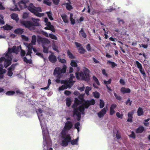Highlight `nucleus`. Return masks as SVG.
<instances>
[{
    "label": "nucleus",
    "mask_w": 150,
    "mask_h": 150,
    "mask_svg": "<svg viewBox=\"0 0 150 150\" xmlns=\"http://www.w3.org/2000/svg\"><path fill=\"white\" fill-rule=\"evenodd\" d=\"M91 88L89 87H86V89L85 91V92L86 93V94L87 95H89L88 94V92L91 90Z\"/></svg>",
    "instance_id": "c03bdc74"
},
{
    "label": "nucleus",
    "mask_w": 150,
    "mask_h": 150,
    "mask_svg": "<svg viewBox=\"0 0 150 150\" xmlns=\"http://www.w3.org/2000/svg\"><path fill=\"white\" fill-rule=\"evenodd\" d=\"M3 28L4 30H8L11 29L13 28V27L6 24L3 27Z\"/></svg>",
    "instance_id": "bb28decb"
},
{
    "label": "nucleus",
    "mask_w": 150,
    "mask_h": 150,
    "mask_svg": "<svg viewBox=\"0 0 150 150\" xmlns=\"http://www.w3.org/2000/svg\"><path fill=\"white\" fill-rule=\"evenodd\" d=\"M95 101L93 99L86 101L84 100L82 102V104L79 106L78 108V106L80 104L81 102L78 99L76 98L74 104L72 107L74 108L73 111V116L76 117L78 120L81 118V113L84 114V108H88L90 105H93L95 104Z\"/></svg>",
    "instance_id": "f03ea898"
},
{
    "label": "nucleus",
    "mask_w": 150,
    "mask_h": 150,
    "mask_svg": "<svg viewBox=\"0 0 150 150\" xmlns=\"http://www.w3.org/2000/svg\"><path fill=\"white\" fill-rule=\"evenodd\" d=\"M11 16L12 19L15 20L16 22H18L19 20V18L17 14L13 13L11 14Z\"/></svg>",
    "instance_id": "6ab92c4d"
},
{
    "label": "nucleus",
    "mask_w": 150,
    "mask_h": 150,
    "mask_svg": "<svg viewBox=\"0 0 150 150\" xmlns=\"http://www.w3.org/2000/svg\"><path fill=\"white\" fill-rule=\"evenodd\" d=\"M78 140L79 138H77L76 139L71 141V143L72 145L78 144Z\"/></svg>",
    "instance_id": "2f4dec72"
},
{
    "label": "nucleus",
    "mask_w": 150,
    "mask_h": 150,
    "mask_svg": "<svg viewBox=\"0 0 150 150\" xmlns=\"http://www.w3.org/2000/svg\"><path fill=\"white\" fill-rule=\"evenodd\" d=\"M36 112L38 115L39 119L40 122V124L42 128L44 139V150H48L47 146L48 145H50L51 144V140L49 137V132L46 126L44 121L42 117H41L42 115V110L40 109H39L36 111Z\"/></svg>",
    "instance_id": "7ed1b4c3"
},
{
    "label": "nucleus",
    "mask_w": 150,
    "mask_h": 150,
    "mask_svg": "<svg viewBox=\"0 0 150 150\" xmlns=\"http://www.w3.org/2000/svg\"><path fill=\"white\" fill-rule=\"evenodd\" d=\"M29 14L27 12H24L22 15L23 19H26L28 16Z\"/></svg>",
    "instance_id": "58836bf2"
},
{
    "label": "nucleus",
    "mask_w": 150,
    "mask_h": 150,
    "mask_svg": "<svg viewBox=\"0 0 150 150\" xmlns=\"http://www.w3.org/2000/svg\"><path fill=\"white\" fill-rule=\"evenodd\" d=\"M44 3L50 6L51 4V2L48 0H45L44 1Z\"/></svg>",
    "instance_id": "13d9d810"
},
{
    "label": "nucleus",
    "mask_w": 150,
    "mask_h": 150,
    "mask_svg": "<svg viewBox=\"0 0 150 150\" xmlns=\"http://www.w3.org/2000/svg\"><path fill=\"white\" fill-rule=\"evenodd\" d=\"M66 68V66L64 65L62 69L59 67H57L55 69L54 71V75L57 78L56 80V82H60L59 79L62 76V74L65 72Z\"/></svg>",
    "instance_id": "0eeeda50"
},
{
    "label": "nucleus",
    "mask_w": 150,
    "mask_h": 150,
    "mask_svg": "<svg viewBox=\"0 0 150 150\" xmlns=\"http://www.w3.org/2000/svg\"><path fill=\"white\" fill-rule=\"evenodd\" d=\"M58 59L59 61L62 63H64L66 62V60L64 59H61L59 57L58 58Z\"/></svg>",
    "instance_id": "bf43d9fd"
},
{
    "label": "nucleus",
    "mask_w": 150,
    "mask_h": 150,
    "mask_svg": "<svg viewBox=\"0 0 150 150\" xmlns=\"http://www.w3.org/2000/svg\"><path fill=\"white\" fill-rule=\"evenodd\" d=\"M11 9L12 10L14 11H20L19 9L17 8L16 4H15V7L14 8H11Z\"/></svg>",
    "instance_id": "4d7b16f0"
},
{
    "label": "nucleus",
    "mask_w": 150,
    "mask_h": 150,
    "mask_svg": "<svg viewBox=\"0 0 150 150\" xmlns=\"http://www.w3.org/2000/svg\"><path fill=\"white\" fill-rule=\"evenodd\" d=\"M76 76L78 79H81L88 81L89 79V71L87 69H85L83 72L82 71L77 72Z\"/></svg>",
    "instance_id": "1a4fd4ad"
},
{
    "label": "nucleus",
    "mask_w": 150,
    "mask_h": 150,
    "mask_svg": "<svg viewBox=\"0 0 150 150\" xmlns=\"http://www.w3.org/2000/svg\"><path fill=\"white\" fill-rule=\"evenodd\" d=\"M116 115L120 119H122L123 117V115L122 114H120L119 112H117L116 113Z\"/></svg>",
    "instance_id": "864d4df0"
},
{
    "label": "nucleus",
    "mask_w": 150,
    "mask_h": 150,
    "mask_svg": "<svg viewBox=\"0 0 150 150\" xmlns=\"http://www.w3.org/2000/svg\"><path fill=\"white\" fill-rule=\"evenodd\" d=\"M66 104L68 106H69L71 104V99L69 98H67L66 100Z\"/></svg>",
    "instance_id": "79ce46f5"
},
{
    "label": "nucleus",
    "mask_w": 150,
    "mask_h": 150,
    "mask_svg": "<svg viewBox=\"0 0 150 150\" xmlns=\"http://www.w3.org/2000/svg\"><path fill=\"white\" fill-rule=\"evenodd\" d=\"M33 23L27 21L21 20L20 21V23L25 27L29 29L30 30H33L35 28V26H39L40 20L39 19H35L33 18H31Z\"/></svg>",
    "instance_id": "39448f33"
},
{
    "label": "nucleus",
    "mask_w": 150,
    "mask_h": 150,
    "mask_svg": "<svg viewBox=\"0 0 150 150\" xmlns=\"http://www.w3.org/2000/svg\"><path fill=\"white\" fill-rule=\"evenodd\" d=\"M74 76H73V75L72 74H70V78L69 79V80L68 81H67L68 83H70V85L71 86L72 84V83L75 82L73 80V79L74 78Z\"/></svg>",
    "instance_id": "412c9836"
},
{
    "label": "nucleus",
    "mask_w": 150,
    "mask_h": 150,
    "mask_svg": "<svg viewBox=\"0 0 150 150\" xmlns=\"http://www.w3.org/2000/svg\"><path fill=\"white\" fill-rule=\"evenodd\" d=\"M116 105L113 104L111 105L110 108V114L111 115H113L115 112V109L116 107Z\"/></svg>",
    "instance_id": "dca6fc26"
},
{
    "label": "nucleus",
    "mask_w": 150,
    "mask_h": 150,
    "mask_svg": "<svg viewBox=\"0 0 150 150\" xmlns=\"http://www.w3.org/2000/svg\"><path fill=\"white\" fill-rule=\"evenodd\" d=\"M93 95L94 97L96 98H98L100 96L99 93L97 92H95L93 93Z\"/></svg>",
    "instance_id": "37998d69"
},
{
    "label": "nucleus",
    "mask_w": 150,
    "mask_h": 150,
    "mask_svg": "<svg viewBox=\"0 0 150 150\" xmlns=\"http://www.w3.org/2000/svg\"><path fill=\"white\" fill-rule=\"evenodd\" d=\"M80 124L79 122H77L74 125V127L77 130L78 132H79V128Z\"/></svg>",
    "instance_id": "c9c22d12"
},
{
    "label": "nucleus",
    "mask_w": 150,
    "mask_h": 150,
    "mask_svg": "<svg viewBox=\"0 0 150 150\" xmlns=\"http://www.w3.org/2000/svg\"><path fill=\"white\" fill-rule=\"evenodd\" d=\"M80 35L82 36L83 37L86 38V34L83 31L82 29H81L80 32Z\"/></svg>",
    "instance_id": "e433bc0d"
},
{
    "label": "nucleus",
    "mask_w": 150,
    "mask_h": 150,
    "mask_svg": "<svg viewBox=\"0 0 150 150\" xmlns=\"http://www.w3.org/2000/svg\"><path fill=\"white\" fill-rule=\"evenodd\" d=\"M61 83L62 84H64V85L59 88V91L63 90L67 88H70L71 86L70 84L69 83H68L67 81L62 80L61 81Z\"/></svg>",
    "instance_id": "9b49d317"
},
{
    "label": "nucleus",
    "mask_w": 150,
    "mask_h": 150,
    "mask_svg": "<svg viewBox=\"0 0 150 150\" xmlns=\"http://www.w3.org/2000/svg\"><path fill=\"white\" fill-rule=\"evenodd\" d=\"M66 8L68 10H70L72 9V7L70 3H67L66 4Z\"/></svg>",
    "instance_id": "473e14b6"
},
{
    "label": "nucleus",
    "mask_w": 150,
    "mask_h": 150,
    "mask_svg": "<svg viewBox=\"0 0 150 150\" xmlns=\"http://www.w3.org/2000/svg\"><path fill=\"white\" fill-rule=\"evenodd\" d=\"M79 52L81 53H84L85 52V50L82 47H80L78 49Z\"/></svg>",
    "instance_id": "de8ad7c7"
},
{
    "label": "nucleus",
    "mask_w": 150,
    "mask_h": 150,
    "mask_svg": "<svg viewBox=\"0 0 150 150\" xmlns=\"http://www.w3.org/2000/svg\"><path fill=\"white\" fill-rule=\"evenodd\" d=\"M24 45L27 48V52L26 55V57L23 58L24 61L27 63H31V54L32 53V50L33 49V51L36 52L38 51L35 48H33V46L32 44H28L26 42L23 43Z\"/></svg>",
    "instance_id": "423d86ee"
},
{
    "label": "nucleus",
    "mask_w": 150,
    "mask_h": 150,
    "mask_svg": "<svg viewBox=\"0 0 150 150\" xmlns=\"http://www.w3.org/2000/svg\"><path fill=\"white\" fill-rule=\"evenodd\" d=\"M21 37L22 39L24 41H27L28 40V37L24 35H21Z\"/></svg>",
    "instance_id": "603ef678"
},
{
    "label": "nucleus",
    "mask_w": 150,
    "mask_h": 150,
    "mask_svg": "<svg viewBox=\"0 0 150 150\" xmlns=\"http://www.w3.org/2000/svg\"><path fill=\"white\" fill-rule=\"evenodd\" d=\"M36 40V37L35 35H33L32 37L31 42L32 45H35Z\"/></svg>",
    "instance_id": "cd10ccee"
},
{
    "label": "nucleus",
    "mask_w": 150,
    "mask_h": 150,
    "mask_svg": "<svg viewBox=\"0 0 150 150\" xmlns=\"http://www.w3.org/2000/svg\"><path fill=\"white\" fill-rule=\"evenodd\" d=\"M107 63L108 64L111 65V67L112 68L116 66V64L114 62H111L110 61H108Z\"/></svg>",
    "instance_id": "c756f323"
},
{
    "label": "nucleus",
    "mask_w": 150,
    "mask_h": 150,
    "mask_svg": "<svg viewBox=\"0 0 150 150\" xmlns=\"http://www.w3.org/2000/svg\"><path fill=\"white\" fill-rule=\"evenodd\" d=\"M49 37L51 38L52 39H53L54 40H57V37L55 35H54L53 34H49Z\"/></svg>",
    "instance_id": "a19ab883"
},
{
    "label": "nucleus",
    "mask_w": 150,
    "mask_h": 150,
    "mask_svg": "<svg viewBox=\"0 0 150 150\" xmlns=\"http://www.w3.org/2000/svg\"><path fill=\"white\" fill-rule=\"evenodd\" d=\"M39 39H40L41 41L45 43L49 44L50 43V41L46 38H42L40 37H38V41H39Z\"/></svg>",
    "instance_id": "a211bd4d"
},
{
    "label": "nucleus",
    "mask_w": 150,
    "mask_h": 150,
    "mask_svg": "<svg viewBox=\"0 0 150 150\" xmlns=\"http://www.w3.org/2000/svg\"><path fill=\"white\" fill-rule=\"evenodd\" d=\"M144 130L143 127L141 126L139 127L136 130V132L137 133H142Z\"/></svg>",
    "instance_id": "a878e982"
},
{
    "label": "nucleus",
    "mask_w": 150,
    "mask_h": 150,
    "mask_svg": "<svg viewBox=\"0 0 150 150\" xmlns=\"http://www.w3.org/2000/svg\"><path fill=\"white\" fill-rule=\"evenodd\" d=\"M86 48L87 50L89 51H93L94 50L92 48H91L90 45L88 44L86 46Z\"/></svg>",
    "instance_id": "8fccbe9b"
},
{
    "label": "nucleus",
    "mask_w": 150,
    "mask_h": 150,
    "mask_svg": "<svg viewBox=\"0 0 150 150\" xmlns=\"http://www.w3.org/2000/svg\"><path fill=\"white\" fill-rule=\"evenodd\" d=\"M13 74V73L12 72V68L11 67L9 68H8V71L7 72V75L8 76H11Z\"/></svg>",
    "instance_id": "7c9ffc66"
},
{
    "label": "nucleus",
    "mask_w": 150,
    "mask_h": 150,
    "mask_svg": "<svg viewBox=\"0 0 150 150\" xmlns=\"http://www.w3.org/2000/svg\"><path fill=\"white\" fill-rule=\"evenodd\" d=\"M44 22L47 25V27L45 28V29L50 30L53 32H54L55 30L53 26L51 25V23L48 21V19L47 18H45Z\"/></svg>",
    "instance_id": "9d476101"
},
{
    "label": "nucleus",
    "mask_w": 150,
    "mask_h": 150,
    "mask_svg": "<svg viewBox=\"0 0 150 150\" xmlns=\"http://www.w3.org/2000/svg\"><path fill=\"white\" fill-rule=\"evenodd\" d=\"M47 16L50 20H53V18L52 17V14L50 12H46Z\"/></svg>",
    "instance_id": "72a5a7b5"
},
{
    "label": "nucleus",
    "mask_w": 150,
    "mask_h": 150,
    "mask_svg": "<svg viewBox=\"0 0 150 150\" xmlns=\"http://www.w3.org/2000/svg\"><path fill=\"white\" fill-rule=\"evenodd\" d=\"M150 120V118H148L147 119H146L144 120V125L146 126H148L149 125V123L148 122V121Z\"/></svg>",
    "instance_id": "09e8293b"
},
{
    "label": "nucleus",
    "mask_w": 150,
    "mask_h": 150,
    "mask_svg": "<svg viewBox=\"0 0 150 150\" xmlns=\"http://www.w3.org/2000/svg\"><path fill=\"white\" fill-rule=\"evenodd\" d=\"M67 54L69 58L71 59H73L75 58V57L69 51H67Z\"/></svg>",
    "instance_id": "f704fd0d"
},
{
    "label": "nucleus",
    "mask_w": 150,
    "mask_h": 150,
    "mask_svg": "<svg viewBox=\"0 0 150 150\" xmlns=\"http://www.w3.org/2000/svg\"><path fill=\"white\" fill-rule=\"evenodd\" d=\"M114 96H115V98L118 100H120L121 99V97L118 96L116 93H114Z\"/></svg>",
    "instance_id": "0e129e2a"
},
{
    "label": "nucleus",
    "mask_w": 150,
    "mask_h": 150,
    "mask_svg": "<svg viewBox=\"0 0 150 150\" xmlns=\"http://www.w3.org/2000/svg\"><path fill=\"white\" fill-rule=\"evenodd\" d=\"M28 2V0H21L18 4L21 9H23L27 7L26 4Z\"/></svg>",
    "instance_id": "ddd939ff"
},
{
    "label": "nucleus",
    "mask_w": 150,
    "mask_h": 150,
    "mask_svg": "<svg viewBox=\"0 0 150 150\" xmlns=\"http://www.w3.org/2000/svg\"><path fill=\"white\" fill-rule=\"evenodd\" d=\"M132 103V101H130V100L129 99L127 102H126V104L130 105Z\"/></svg>",
    "instance_id": "680f3d73"
},
{
    "label": "nucleus",
    "mask_w": 150,
    "mask_h": 150,
    "mask_svg": "<svg viewBox=\"0 0 150 150\" xmlns=\"http://www.w3.org/2000/svg\"><path fill=\"white\" fill-rule=\"evenodd\" d=\"M42 46L43 47V52L45 53H48V48L45 47L44 45H42Z\"/></svg>",
    "instance_id": "5fc2aeb1"
},
{
    "label": "nucleus",
    "mask_w": 150,
    "mask_h": 150,
    "mask_svg": "<svg viewBox=\"0 0 150 150\" xmlns=\"http://www.w3.org/2000/svg\"><path fill=\"white\" fill-rule=\"evenodd\" d=\"M28 8L30 11L37 16L41 17L44 15V13H39L42 11L41 8L39 7H35L32 3L29 4Z\"/></svg>",
    "instance_id": "6e6552de"
},
{
    "label": "nucleus",
    "mask_w": 150,
    "mask_h": 150,
    "mask_svg": "<svg viewBox=\"0 0 150 150\" xmlns=\"http://www.w3.org/2000/svg\"><path fill=\"white\" fill-rule=\"evenodd\" d=\"M36 55H38L40 57H42V58L43 57V54L41 53L37 52L36 53Z\"/></svg>",
    "instance_id": "338daca9"
},
{
    "label": "nucleus",
    "mask_w": 150,
    "mask_h": 150,
    "mask_svg": "<svg viewBox=\"0 0 150 150\" xmlns=\"http://www.w3.org/2000/svg\"><path fill=\"white\" fill-rule=\"evenodd\" d=\"M73 14L71 13L70 16V19L71 24H74L75 23V20L73 18Z\"/></svg>",
    "instance_id": "c85d7f7f"
},
{
    "label": "nucleus",
    "mask_w": 150,
    "mask_h": 150,
    "mask_svg": "<svg viewBox=\"0 0 150 150\" xmlns=\"http://www.w3.org/2000/svg\"><path fill=\"white\" fill-rule=\"evenodd\" d=\"M134 111L133 110L128 112V119L127 121L129 122H132V115L134 113Z\"/></svg>",
    "instance_id": "f3484780"
},
{
    "label": "nucleus",
    "mask_w": 150,
    "mask_h": 150,
    "mask_svg": "<svg viewBox=\"0 0 150 150\" xmlns=\"http://www.w3.org/2000/svg\"><path fill=\"white\" fill-rule=\"evenodd\" d=\"M20 50H21V55L22 56H24L25 54V52L21 49V46L17 47L16 46H14L11 48H8V51L6 54L5 57H2L0 58V79L3 78V74L6 72L5 70L2 68L3 65H4V67L6 68L10 65L12 58V53H15L17 54L19 52Z\"/></svg>",
    "instance_id": "f257e3e1"
},
{
    "label": "nucleus",
    "mask_w": 150,
    "mask_h": 150,
    "mask_svg": "<svg viewBox=\"0 0 150 150\" xmlns=\"http://www.w3.org/2000/svg\"><path fill=\"white\" fill-rule=\"evenodd\" d=\"M71 65L73 67H76L77 66V63L74 60H72L71 62Z\"/></svg>",
    "instance_id": "ea45409f"
},
{
    "label": "nucleus",
    "mask_w": 150,
    "mask_h": 150,
    "mask_svg": "<svg viewBox=\"0 0 150 150\" xmlns=\"http://www.w3.org/2000/svg\"><path fill=\"white\" fill-rule=\"evenodd\" d=\"M61 17L64 23H68V20L67 16L65 14H62L61 15Z\"/></svg>",
    "instance_id": "b1692460"
},
{
    "label": "nucleus",
    "mask_w": 150,
    "mask_h": 150,
    "mask_svg": "<svg viewBox=\"0 0 150 150\" xmlns=\"http://www.w3.org/2000/svg\"><path fill=\"white\" fill-rule=\"evenodd\" d=\"M100 107L101 108L103 107L104 105V102L102 100H100Z\"/></svg>",
    "instance_id": "49530a36"
},
{
    "label": "nucleus",
    "mask_w": 150,
    "mask_h": 150,
    "mask_svg": "<svg viewBox=\"0 0 150 150\" xmlns=\"http://www.w3.org/2000/svg\"><path fill=\"white\" fill-rule=\"evenodd\" d=\"M111 81V79H109L108 81H106L105 80L104 81V83L106 85L107 88L110 91H111L112 90L108 86V84H110Z\"/></svg>",
    "instance_id": "4be33fe9"
},
{
    "label": "nucleus",
    "mask_w": 150,
    "mask_h": 150,
    "mask_svg": "<svg viewBox=\"0 0 150 150\" xmlns=\"http://www.w3.org/2000/svg\"><path fill=\"white\" fill-rule=\"evenodd\" d=\"M23 32V30L22 29L18 28L15 30L14 32L16 33H17L20 34H21Z\"/></svg>",
    "instance_id": "393cba45"
},
{
    "label": "nucleus",
    "mask_w": 150,
    "mask_h": 150,
    "mask_svg": "<svg viewBox=\"0 0 150 150\" xmlns=\"http://www.w3.org/2000/svg\"><path fill=\"white\" fill-rule=\"evenodd\" d=\"M42 34L47 37H49V35H48V33L46 32H42Z\"/></svg>",
    "instance_id": "774afa93"
},
{
    "label": "nucleus",
    "mask_w": 150,
    "mask_h": 150,
    "mask_svg": "<svg viewBox=\"0 0 150 150\" xmlns=\"http://www.w3.org/2000/svg\"><path fill=\"white\" fill-rule=\"evenodd\" d=\"M135 64L137 67L139 69L140 72L144 76H145L146 74L144 69H143L142 64L138 61H136Z\"/></svg>",
    "instance_id": "f8f14e48"
},
{
    "label": "nucleus",
    "mask_w": 150,
    "mask_h": 150,
    "mask_svg": "<svg viewBox=\"0 0 150 150\" xmlns=\"http://www.w3.org/2000/svg\"><path fill=\"white\" fill-rule=\"evenodd\" d=\"M107 110L108 108L107 107L101 110L98 113V116L100 117L103 116L106 114Z\"/></svg>",
    "instance_id": "4468645a"
},
{
    "label": "nucleus",
    "mask_w": 150,
    "mask_h": 150,
    "mask_svg": "<svg viewBox=\"0 0 150 150\" xmlns=\"http://www.w3.org/2000/svg\"><path fill=\"white\" fill-rule=\"evenodd\" d=\"M58 47L57 46H56L54 44H53V49L56 51L57 52H58Z\"/></svg>",
    "instance_id": "052dcab7"
},
{
    "label": "nucleus",
    "mask_w": 150,
    "mask_h": 150,
    "mask_svg": "<svg viewBox=\"0 0 150 150\" xmlns=\"http://www.w3.org/2000/svg\"><path fill=\"white\" fill-rule=\"evenodd\" d=\"M130 137L134 138L135 137V134L133 132H132L131 134L129 135Z\"/></svg>",
    "instance_id": "e2e57ef3"
},
{
    "label": "nucleus",
    "mask_w": 150,
    "mask_h": 150,
    "mask_svg": "<svg viewBox=\"0 0 150 150\" xmlns=\"http://www.w3.org/2000/svg\"><path fill=\"white\" fill-rule=\"evenodd\" d=\"M49 60L52 63H54L57 61L56 57L53 54H52L48 57Z\"/></svg>",
    "instance_id": "2eb2a0df"
},
{
    "label": "nucleus",
    "mask_w": 150,
    "mask_h": 150,
    "mask_svg": "<svg viewBox=\"0 0 150 150\" xmlns=\"http://www.w3.org/2000/svg\"><path fill=\"white\" fill-rule=\"evenodd\" d=\"M137 112V115L139 116L142 115L144 113L143 110L141 108H139Z\"/></svg>",
    "instance_id": "5701e85b"
},
{
    "label": "nucleus",
    "mask_w": 150,
    "mask_h": 150,
    "mask_svg": "<svg viewBox=\"0 0 150 150\" xmlns=\"http://www.w3.org/2000/svg\"><path fill=\"white\" fill-rule=\"evenodd\" d=\"M93 79L96 82V83L98 85H99V83L98 79L95 76H93Z\"/></svg>",
    "instance_id": "3c124183"
},
{
    "label": "nucleus",
    "mask_w": 150,
    "mask_h": 150,
    "mask_svg": "<svg viewBox=\"0 0 150 150\" xmlns=\"http://www.w3.org/2000/svg\"><path fill=\"white\" fill-rule=\"evenodd\" d=\"M121 91L123 93H129L130 92L131 90L129 88L122 87L120 89Z\"/></svg>",
    "instance_id": "aec40b11"
},
{
    "label": "nucleus",
    "mask_w": 150,
    "mask_h": 150,
    "mask_svg": "<svg viewBox=\"0 0 150 150\" xmlns=\"http://www.w3.org/2000/svg\"><path fill=\"white\" fill-rule=\"evenodd\" d=\"M51 84V80L50 79H49L48 81V85L47 87H44V88H41V89H47L49 87V86L50 85V84Z\"/></svg>",
    "instance_id": "a18cd8bd"
},
{
    "label": "nucleus",
    "mask_w": 150,
    "mask_h": 150,
    "mask_svg": "<svg viewBox=\"0 0 150 150\" xmlns=\"http://www.w3.org/2000/svg\"><path fill=\"white\" fill-rule=\"evenodd\" d=\"M73 124L71 122L67 121L65 124V126L61 133L62 137L61 145L63 146H66L68 143L70 142L71 138L69 134H67L68 131L72 127Z\"/></svg>",
    "instance_id": "20e7f679"
},
{
    "label": "nucleus",
    "mask_w": 150,
    "mask_h": 150,
    "mask_svg": "<svg viewBox=\"0 0 150 150\" xmlns=\"http://www.w3.org/2000/svg\"><path fill=\"white\" fill-rule=\"evenodd\" d=\"M15 92L13 91H8L6 93V94L8 95H12L14 94Z\"/></svg>",
    "instance_id": "6e6d98bb"
},
{
    "label": "nucleus",
    "mask_w": 150,
    "mask_h": 150,
    "mask_svg": "<svg viewBox=\"0 0 150 150\" xmlns=\"http://www.w3.org/2000/svg\"><path fill=\"white\" fill-rule=\"evenodd\" d=\"M116 137L117 139H119L120 138V136L119 133L117 132L116 134Z\"/></svg>",
    "instance_id": "69168bd1"
},
{
    "label": "nucleus",
    "mask_w": 150,
    "mask_h": 150,
    "mask_svg": "<svg viewBox=\"0 0 150 150\" xmlns=\"http://www.w3.org/2000/svg\"><path fill=\"white\" fill-rule=\"evenodd\" d=\"M0 24H4L5 23L3 19L4 17L2 15H0Z\"/></svg>",
    "instance_id": "4c0bfd02"
}]
</instances>
